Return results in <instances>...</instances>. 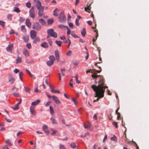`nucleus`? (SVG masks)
<instances>
[{
	"label": "nucleus",
	"instance_id": "nucleus-61",
	"mask_svg": "<svg viewBox=\"0 0 149 149\" xmlns=\"http://www.w3.org/2000/svg\"><path fill=\"white\" fill-rule=\"evenodd\" d=\"M72 101L76 105L77 104V102L76 101V100L74 98H72Z\"/></svg>",
	"mask_w": 149,
	"mask_h": 149
},
{
	"label": "nucleus",
	"instance_id": "nucleus-30",
	"mask_svg": "<svg viewBox=\"0 0 149 149\" xmlns=\"http://www.w3.org/2000/svg\"><path fill=\"white\" fill-rule=\"evenodd\" d=\"M62 42L60 41L56 40V43L59 46L61 47V45Z\"/></svg>",
	"mask_w": 149,
	"mask_h": 149
},
{
	"label": "nucleus",
	"instance_id": "nucleus-1",
	"mask_svg": "<svg viewBox=\"0 0 149 149\" xmlns=\"http://www.w3.org/2000/svg\"><path fill=\"white\" fill-rule=\"evenodd\" d=\"M92 77L94 79H96L99 77H100L99 81L98 82V85L97 86L95 85H92L91 86V88L93 89V91L95 92V96H97V93L99 90H101L102 93H103L104 91L102 90V86L104 85L105 80L102 76L100 75H96L95 73H93L91 75Z\"/></svg>",
	"mask_w": 149,
	"mask_h": 149
},
{
	"label": "nucleus",
	"instance_id": "nucleus-31",
	"mask_svg": "<svg viewBox=\"0 0 149 149\" xmlns=\"http://www.w3.org/2000/svg\"><path fill=\"white\" fill-rule=\"evenodd\" d=\"M58 11V10L57 8H56L53 12V15L55 16H58V14H57V13Z\"/></svg>",
	"mask_w": 149,
	"mask_h": 149
},
{
	"label": "nucleus",
	"instance_id": "nucleus-40",
	"mask_svg": "<svg viewBox=\"0 0 149 149\" xmlns=\"http://www.w3.org/2000/svg\"><path fill=\"white\" fill-rule=\"evenodd\" d=\"M71 35L72 36H73L75 38H78V36L77 35L75 34L73 32H72V33Z\"/></svg>",
	"mask_w": 149,
	"mask_h": 149
},
{
	"label": "nucleus",
	"instance_id": "nucleus-5",
	"mask_svg": "<svg viewBox=\"0 0 149 149\" xmlns=\"http://www.w3.org/2000/svg\"><path fill=\"white\" fill-rule=\"evenodd\" d=\"M47 33H49L51 35V36L53 37L54 38H56L57 37V33L54 31V30L52 29H49L47 30Z\"/></svg>",
	"mask_w": 149,
	"mask_h": 149
},
{
	"label": "nucleus",
	"instance_id": "nucleus-19",
	"mask_svg": "<svg viewBox=\"0 0 149 149\" xmlns=\"http://www.w3.org/2000/svg\"><path fill=\"white\" fill-rule=\"evenodd\" d=\"M24 54L26 57H28L29 56V53L27 49H24L23 52Z\"/></svg>",
	"mask_w": 149,
	"mask_h": 149
},
{
	"label": "nucleus",
	"instance_id": "nucleus-21",
	"mask_svg": "<svg viewBox=\"0 0 149 149\" xmlns=\"http://www.w3.org/2000/svg\"><path fill=\"white\" fill-rule=\"evenodd\" d=\"M40 102V101L39 100H37L31 103V105L34 106H35L38 104Z\"/></svg>",
	"mask_w": 149,
	"mask_h": 149
},
{
	"label": "nucleus",
	"instance_id": "nucleus-51",
	"mask_svg": "<svg viewBox=\"0 0 149 149\" xmlns=\"http://www.w3.org/2000/svg\"><path fill=\"white\" fill-rule=\"evenodd\" d=\"M13 96L16 97H19V94L15 93H13Z\"/></svg>",
	"mask_w": 149,
	"mask_h": 149
},
{
	"label": "nucleus",
	"instance_id": "nucleus-3",
	"mask_svg": "<svg viewBox=\"0 0 149 149\" xmlns=\"http://www.w3.org/2000/svg\"><path fill=\"white\" fill-rule=\"evenodd\" d=\"M49 58V60L47 61V64L48 66H50L53 64L54 61H55L56 59L53 55L50 56Z\"/></svg>",
	"mask_w": 149,
	"mask_h": 149
},
{
	"label": "nucleus",
	"instance_id": "nucleus-26",
	"mask_svg": "<svg viewBox=\"0 0 149 149\" xmlns=\"http://www.w3.org/2000/svg\"><path fill=\"white\" fill-rule=\"evenodd\" d=\"M39 22L42 25H44L46 24V22L42 19H40L39 20Z\"/></svg>",
	"mask_w": 149,
	"mask_h": 149
},
{
	"label": "nucleus",
	"instance_id": "nucleus-24",
	"mask_svg": "<svg viewBox=\"0 0 149 149\" xmlns=\"http://www.w3.org/2000/svg\"><path fill=\"white\" fill-rule=\"evenodd\" d=\"M40 41V39L38 37H36L33 41L34 44H36L37 42Z\"/></svg>",
	"mask_w": 149,
	"mask_h": 149
},
{
	"label": "nucleus",
	"instance_id": "nucleus-53",
	"mask_svg": "<svg viewBox=\"0 0 149 149\" xmlns=\"http://www.w3.org/2000/svg\"><path fill=\"white\" fill-rule=\"evenodd\" d=\"M65 26H64L63 25L61 24L59 25L58 27L60 29H63L66 28Z\"/></svg>",
	"mask_w": 149,
	"mask_h": 149
},
{
	"label": "nucleus",
	"instance_id": "nucleus-39",
	"mask_svg": "<svg viewBox=\"0 0 149 149\" xmlns=\"http://www.w3.org/2000/svg\"><path fill=\"white\" fill-rule=\"evenodd\" d=\"M75 78L76 82L77 83L79 84L80 83V81L78 79V76L77 75L74 77Z\"/></svg>",
	"mask_w": 149,
	"mask_h": 149
},
{
	"label": "nucleus",
	"instance_id": "nucleus-47",
	"mask_svg": "<svg viewBox=\"0 0 149 149\" xmlns=\"http://www.w3.org/2000/svg\"><path fill=\"white\" fill-rule=\"evenodd\" d=\"M6 143L8 144V145L10 146H11L12 145L11 143H10V141L8 140H7L6 141Z\"/></svg>",
	"mask_w": 149,
	"mask_h": 149
},
{
	"label": "nucleus",
	"instance_id": "nucleus-34",
	"mask_svg": "<svg viewBox=\"0 0 149 149\" xmlns=\"http://www.w3.org/2000/svg\"><path fill=\"white\" fill-rule=\"evenodd\" d=\"M21 31L24 32L26 31V29L25 28V26L24 25H22L21 27Z\"/></svg>",
	"mask_w": 149,
	"mask_h": 149
},
{
	"label": "nucleus",
	"instance_id": "nucleus-27",
	"mask_svg": "<svg viewBox=\"0 0 149 149\" xmlns=\"http://www.w3.org/2000/svg\"><path fill=\"white\" fill-rule=\"evenodd\" d=\"M54 21V19H49L47 21V23L48 24L50 25Z\"/></svg>",
	"mask_w": 149,
	"mask_h": 149
},
{
	"label": "nucleus",
	"instance_id": "nucleus-49",
	"mask_svg": "<svg viewBox=\"0 0 149 149\" xmlns=\"http://www.w3.org/2000/svg\"><path fill=\"white\" fill-rule=\"evenodd\" d=\"M72 54V52L71 50H69L66 54V55L68 56H70Z\"/></svg>",
	"mask_w": 149,
	"mask_h": 149
},
{
	"label": "nucleus",
	"instance_id": "nucleus-59",
	"mask_svg": "<svg viewBox=\"0 0 149 149\" xmlns=\"http://www.w3.org/2000/svg\"><path fill=\"white\" fill-rule=\"evenodd\" d=\"M51 103V102L50 101H49L46 103L45 104V106L46 107H47L49 106L50 104Z\"/></svg>",
	"mask_w": 149,
	"mask_h": 149
},
{
	"label": "nucleus",
	"instance_id": "nucleus-2",
	"mask_svg": "<svg viewBox=\"0 0 149 149\" xmlns=\"http://www.w3.org/2000/svg\"><path fill=\"white\" fill-rule=\"evenodd\" d=\"M36 6L38 10V16L40 17H41L44 14V7L41 6V2L39 1L36 2Z\"/></svg>",
	"mask_w": 149,
	"mask_h": 149
},
{
	"label": "nucleus",
	"instance_id": "nucleus-10",
	"mask_svg": "<svg viewBox=\"0 0 149 149\" xmlns=\"http://www.w3.org/2000/svg\"><path fill=\"white\" fill-rule=\"evenodd\" d=\"M13 44H10L8 45V46L6 47V49L7 51L12 53V51L13 49Z\"/></svg>",
	"mask_w": 149,
	"mask_h": 149
},
{
	"label": "nucleus",
	"instance_id": "nucleus-13",
	"mask_svg": "<svg viewBox=\"0 0 149 149\" xmlns=\"http://www.w3.org/2000/svg\"><path fill=\"white\" fill-rule=\"evenodd\" d=\"M35 106H31L30 107V110L31 114L33 115H35L36 114V111L35 110Z\"/></svg>",
	"mask_w": 149,
	"mask_h": 149
},
{
	"label": "nucleus",
	"instance_id": "nucleus-37",
	"mask_svg": "<svg viewBox=\"0 0 149 149\" xmlns=\"http://www.w3.org/2000/svg\"><path fill=\"white\" fill-rule=\"evenodd\" d=\"M59 149H66L65 146L61 144H60L59 146Z\"/></svg>",
	"mask_w": 149,
	"mask_h": 149
},
{
	"label": "nucleus",
	"instance_id": "nucleus-22",
	"mask_svg": "<svg viewBox=\"0 0 149 149\" xmlns=\"http://www.w3.org/2000/svg\"><path fill=\"white\" fill-rule=\"evenodd\" d=\"M16 61L17 64L20 63L22 62L21 58L20 57L18 56L17 58L16 59Z\"/></svg>",
	"mask_w": 149,
	"mask_h": 149
},
{
	"label": "nucleus",
	"instance_id": "nucleus-43",
	"mask_svg": "<svg viewBox=\"0 0 149 149\" xmlns=\"http://www.w3.org/2000/svg\"><path fill=\"white\" fill-rule=\"evenodd\" d=\"M52 132L51 133V134L52 135H54L57 132V131L56 130H52Z\"/></svg>",
	"mask_w": 149,
	"mask_h": 149
},
{
	"label": "nucleus",
	"instance_id": "nucleus-33",
	"mask_svg": "<svg viewBox=\"0 0 149 149\" xmlns=\"http://www.w3.org/2000/svg\"><path fill=\"white\" fill-rule=\"evenodd\" d=\"M50 120L52 121V123L53 124H57L56 120L52 118H50Z\"/></svg>",
	"mask_w": 149,
	"mask_h": 149
},
{
	"label": "nucleus",
	"instance_id": "nucleus-63",
	"mask_svg": "<svg viewBox=\"0 0 149 149\" xmlns=\"http://www.w3.org/2000/svg\"><path fill=\"white\" fill-rule=\"evenodd\" d=\"M11 15H9L7 16V17H8V19L10 20H11Z\"/></svg>",
	"mask_w": 149,
	"mask_h": 149
},
{
	"label": "nucleus",
	"instance_id": "nucleus-48",
	"mask_svg": "<svg viewBox=\"0 0 149 149\" xmlns=\"http://www.w3.org/2000/svg\"><path fill=\"white\" fill-rule=\"evenodd\" d=\"M4 22L0 20V25H1L2 27H4Z\"/></svg>",
	"mask_w": 149,
	"mask_h": 149
},
{
	"label": "nucleus",
	"instance_id": "nucleus-46",
	"mask_svg": "<svg viewBox=\"0 0 149 149\" xmlns=\"http://www.w3.org/2000/svg\"><path fill=\"white\" fill-rule=\"evenodd\" d=\"M61 73L62 74V75L63 76L65 75L64 72L65 71V69H61Z\"/></svg>",
	"mask_w": 149,
	"mask_h": 149
},
{
	"label": "nucleus",
	"instance_id": "nucleus-38",
	"mask_svg": "<svg viewBox=\"0 0 149 149\" xmlns=\"http://www.w3.org/2000/svg\"><path fill=\"white\" fill-rule=\"evenodd\" d=\"M65 27L67 28L68 30V31H67V34L68 35H69L70 34L71 32V31L70 29L68 28V26H65Z\"/></svg>",
	"mask_w": 149,
	"mask_h": 149
},
{
	"label": "nucleus",
	"instance_id": "nucleus-35",
	"mask_svg": "<svg viewBox=\"0 0 149 149\" xmlns=\"http://www.w3.org/2000/svg\"><path fill=\"white\" fill-rule=\"evenodd\" d=\"M101 63L100 62V63H95V65L96 66H97L99 68H100V70H97V71L98 72V73H100L102 71V70H101V68L100 67H99L97 65V64H99V63Z\"/></svg>",
	"mask_w": 149,
	"mask_h": 149
},
{
	"label": "nucleus",
	"instance_id": "nucleus-44",
	"mask_svg": "<svg viewBox=\"0 0 149 149\" xmlns=\"http://www.w3.org/2000/svg\"><path fill=\"white\" fill-rule=\"evenodd\" d=\"M26 6L28 8H30L31 7V4L29 2H27L26 4Z\"/></svg>",
	"mask_w": 149,
	"mask_h": 149
},
{
	"label": "nucleus",
	"instance_id": "nucleus-52",
	"mask_svg": "<svg viewBox=\"0 0 149 149\" xmlns=\"http://www.w3.org/2000/svg\"><path fill=\"white\" fill-rule=\"evenodd\" d=\"M24 19L22 17H20L19 19V21L20 22H23L24 21Z\"/></svg>",
	"mask_w": 149,
	"mask_h": 149
},
{
	"label": "nucleus",
	"instance_id": "nucleus-14",
	"mask_svg": "<svg viewBox=\"0 0 149 149\" xmlns=\"http://www.w3.org/2000/svg\"><path fill=\"white\" fill-rule=\"evenodd\" d=\"M55 56L58 62H59L60 61V56L59 53L58 51L56 50L55 52Z\"/></svg>",
	"mask_w": 149,
	"mask_h": 149
},
{
	"label": "nucleus",
	"instance_id": "nucleus-12",
	"mask_svg": "<svg viewBox=\"0 0 149 149\" xmlns=\"http://www.w3.org/2000/svg\"><path fill=\"white\" fill-rule=\"evenodd\" d=\"M52 97L53 100L56 104H59L60 103V101L58 99V98L56 96L53 95L52 96Z\"/></svg>",
	"mask_w": 149,
	"mask_h": 149
},
{
	"label": "nucleus",
	"instance_id": "nucleus-41",
	"mask_svg": "<svg viewBox=\"0 0 149 149\" xmlns=\"http://www.w3.org/2000/svg\"><path fill=\"white\" fill-rule=\"evenodd\" d=\"M91 124L89 123H88V125H86L85 124L84 125V127L86 129H88L91 126Z\"/></svg>",
	"mask_w": 149,
	"mask_h": 149
},
{
	"label": "nucleus",
	"instance_id": "nucleus-29",
	"mask_svg": "<svg viewBox=\"0 0 149 149\" xmlns=\"http://www.w3.org/2000/svg\"><path fill=\"white\" fill-rule=\"evenodd\" d=\"M81 34L83 37H84L86 34V31L85 28H84L81 31Z\"/></svg>",
	"mask_w": 149,
	"mask_h": 149
},
{
	"label": "nucleus",
	"instance_id": "nucleus-54",
	"mask_svg": "<svg viewBox=\"0 0 149 149\" xmlns=\"http://www.w3.org/2000/svg\"><path fill=\"white\" fill-rule=\"evenodd\" d=\"M94 31L96 33V37L97 38L98 36V30L96 29H95L94 30Z\"/></svg>",
	"mask_w": 149,
	"mask_h": 149
},
{
	"label": "nucleus",
	"instance_id": "nucleus-8",
	"mask_svg": "<svg viewBox=\"0 0 149 149\" xmlns=\"http://www.w3.org/2000/svg\"><path fill=\"white\" fill-rule=\"evenodd\" d=\"M15 81V79L12 74H9L8 75V82L10 84H13Z\"/></svg>",
	"mask_w": 149,
	"mask_h": 149
},
{
	"label": "nucleus",
	"instance_id": "nucleus-42",
	"mask_svg": "<svg viewBox=\"0 0 149 149\" xmlns=\"http://www.w3.org/2000/svg\"><path fill=\"white\" fill-rule=\"evenodd\" d=\"M23 75V73L22 72H20L19 73V78L21 81H22V77Z\"/></svg>",
	"mask_w": 149,
	"mask_h": 149
},
{
	"label": "nucleus",
	"instance_id": "nucleus-64",
	"mask_svg": "<svg viewBox=\"0 0 149 149\" xmlns=\"http://www.w3.org/2000/svg\"><path fill=\"white\" fill-rule=\"evenodd\" d=\"M19 72V70L16 68L14 70V72L16 73H18V72Z\"/></svg>",
	"mask_w": 149,
	"mask_h": 149
},
{
	"label": "nucleus",
	"instance_id": "nucleus-60",
	"mask_svg": "<svg viewBox=\"0 0 149 149\" xmlns=\"http://www.w3.org/2000/svg\"><path fill=\"white\" fill-rule=\"evenodd\" d=\"M93 149H101L99 147L95 145L93 147Z\"/></svg>",
	"mask_w": 149,
	"mask_h": 149
},
{
	"label": "nucleus",
	"instance_id": "nucleus-4",
	"mask_svg": "<svg viewBox=\"0 0 149 149\" xmlns=\"http://www.w3.org/2000/svg\"><path fill=\"white\" fill-rule=\"evenodd\" d=\"M59 21L61 23H64L66 21V18L63 12L60 13L59 17Z\"/></svg>",
	"mask_w": 149,
	"mask_h": 149
},
{
	"label": "nucleus",
	"instance_id": "nucleus-23",
	"mask_svg": "<svg viewBox=\"0 0 149 149\" xmlns=\"http://www.w3.org/2000/svg\"><path fill=\"white\" fill-rule=\"evenodd\" d=\"M24 90L25 91L28 93H30V88L26 86L24 87Z\"/></svg>",
	"mask_w": 149,
	"mask_h": 149
},
{
	"label": "nucleus",
	"instance_id": "nucleus-45",
	"mask_svg": "<svg viewBox=\"0 0 149 149\" xmlns=\"http://www.w3.org/2000/svg\"><path fill=\"white\" fill-rule=\"evenodd\" d=\"M79 20V19L77 18L75 20V24L77 26H79V24L78 23Z\"/></svg>",
	"mask_w": 149,
	"mask_h": 149
},
{
	"label": "nucleus",
	"instance_id": "nucleus-11",
	"mask_svg": "<svg viewBox=\"0 0 149 149\" xmlns=\"http://www.w3.org/2000/svg\"><path fill=\"white\" fill-rule=\"evenodd\" d=\"M30 36L31 39H33L36 37V32L33 30H32L30 31Z\"/></svg>",
	"mask_w": 149,
	"mask_h": 149
},
{
	"label": "nucleus",
	"instance_id": "nucleus-6",
	"mask_svg": "<svg viewBox=\"0 0 149 149\" xmlns=\"http://www.w3.org/2000/svg\"><path fill=\"white\" fill-rule=\"evenodd\" d=\"M102 87L103 88L102 90L104 91L103 93H102L100 91L101 90H99L98 92L97 95V96H98L99 97H104V93L105 92V89L106 88H108V87L107 86H104V85L102 86Z\"/></svg>",
	"mask_w": 149,
	"mask_h": 149
},
{
	"label": "nucleus",
	"instance_id": "nucleus-32",
	"mask_svg": "<svg viewBox=\"0 0 149 149\" xmlns=\"http://www.w3.org/2000/svg\"><path fill=\"white\" fill-rule=\"evenodd\" d=\"M14 11L17 13H19L20 10L18 7H14L13 8Z\"/></svg>",
	"mask_w": 149,
	"mask_h": 149
},
{
	"label": "nucleus",
	"instance_id": "nucleus-15",
	"mask_svg": "<svg viewBox=\"0 0 149 149\" xmlns=\"http://www.w3.org/2000/svg\"><path fill=\"white\" fill-rule=\"evenodd\" d=\"M91 3H88L87 5V7H85V10L86 11V12H88V13H90V12L91 9Z\"/></svg>",
	"mask_w": 149,
	"mask_h": 149
},
{
	"label": "nucleus",
	"instance_id": "nucleus-17",
	"mask_svg": "<svg viewBox=\"0 0 149 149\" xmlns=\"http://www.w3.org/2000/svg\"><path fill=\"white\" fill-rule=\"evenodd\" d=\"M23 39L24 41L27 42L29 40V36L28 35H25L23 36Z\"/></svg>",
	"mask_w": 149,
	"mask_h": 149
},
{
	"label": "nucleus",
	"instance_id": "nucleus-55",
	"mask_svg": "<svg viewBox=\"0 0 149 149\" xmlns=\"http://www.w3.org/2000/svg\"><path fill=\"white\" fill-rule=\"evenodd\" d=\"M111 140L114 141H116V137L115 136H114L113 137H111Z\"/></svg>",
	"mask_w": 149,
	"mask_h": 149
},
{
	"label": "nucleus",
	"instance_id": "nucleus-28",
	"mask_svg": "<svg viewBox=\"0 0 149 149\" xmlns=\"http://www.w3.org/2000/svg\"><path fill=\"white\" fill-rule=\"evenodd\" d=\"M49 110L51 114L53 115L54 113V110L53 108L51 106L49 107Z\"/></svg>",
	"mask_w": 149,
	"mask_h": 149
},
{
	"label": "nucleus",
	"instance_id": "nucleus-56",
	"mask_svg": "<svg viewBox=\"0 0 149 149\" xmlns=\"http://www.w3.org/2000/svg\"><path fill=\"white\" fill-rule=\"evenodd\" d=\"M113 125L116 127V128H118L117 123L116 122H114L113 123Z\"/></svg>",
	"mask_w": 149,
	"mask_h": 149
},
{
	"label": "nucleus",
	"instance_id": "nucleus-58",
	"mask_svg": "<svg viewBox=\"0 0 149 149\" xmlns=\"http://www.w3.org/2000/svg\"><path fill=\"white\" fill-rule=\"evenodd\" d=\"M94 97H98V98L96 100H95L93 101V102H97V101H98L99 100V98H102V97H99L98 96H97V97H95V95L94 96Z\"/></svg>",
	"mask_w": 149,
	"mask_h": 149
},
{
	"label": "nucleus",
	"instance_id": "nucleus-62",
	"mask_svg": "<svg viewBox=\"0 0 149 149\" xmlns=\"http://www.w3.org/2000/svg\"><path fill=\"white\" fill-rule=\"evenodd\" d=\"M79 63V62L77 61H76L73 63V64L76 66Z\"/></svg>",
	"mask_w": 149,
	"mask_h": 149
},
{
	"label": "nucleus",
	"instance_id": "nucleus-16",
	"mask_svg": "<svg viewBox=\"0 0 149 149\" xmlns=\"http://www.w3.org/2000/svg\"><path fill=\"white\" fill-rule=\"evenodd\" d=\"M42 129L45 134H48L49 133V131L48 130L47 127L46 125H44Z\"/></svg>",
	"mask_w": 149,
	"mask_h": 149
},
{
	"label": "nucleus",
	"instance_id": "nucleus-25",
	"mask_svg": "<svg viewBox=\"0 0 149 149\" xmlns=\"http://www.w3.org/2000/svg\"><path fill=\"white\" fill-rule=\"evenodd\" d=\"M18 105L17 104L15 105L13 107H12V108L14 110H17L19 109Z\"/></svg>",
	"mask_w": 149,
	"mask_h": 149
},
{
	"label": "nucleus",
	"instance_id": "nucleus-18",
	"mask_svg": "<svg viewBox=\"0 0 149 149\" xmlns=\"http://www.w3.org/2000/svg\"><path fill=\"white\" fill-rule=\"evenodd\" d=\"M26 26L28 27H30L31 26V23L29 19H26Z\"/></svg>",
	"mask_w": 149,
	"mask_h": 149
},
{
	"label": "nucleus",
	"instance_id": "nucleus-36",
	"mask_svg": "<svg viewBox=\"0 0 149 149\" xmlns=\"http://www.w3.org/2000/svg\"><path fill=\"white\" fill-rule=\"evenodd\" d=\"M70 146L73 149L75 148H76V145L75 143H71L70 144Z\"/></svg>",
	"mask_w": 149,
	"mask_h": 149
},
{
	"label": "nucleus",
	"instance_id": "nucleus-57",
	"mask_svg": "<svg viewBox=\"0 0 149 149\" xmlns=\"http://www.w3.org/2000/svg\"><path fill=\"white\" fill-rule=\"evenodd\" d=\"M26 46L29 49H30L31 48V45L30 43H28L27 44Z\"/></svg>",
	"mask_w": 149,
	"mask_h": 149
},
{
	"label": "nucleus",
	"instance_id": "nucleus-20",
	"mask_svg": "<svg viewBox=\"0 0 149 149\" xmlns=\"http://www.w3.org/2000/svg\"><path fill=\"white\" fill-rule=\"evenodd\" d=\"M41 46L44 48H47L48 47V45L47 43L45 42H43L41 44Z\"/></svg>",
	"mask_w": 149,
	"mask_h": 149
},
{
	"label": "nucleus",
	"instance_id": "nucleus-9",
	"mask_svg": "<svg viewBox=\"0 0 149 149\" xmlns=\"http://www.w3.org/2000/svg\"><path fill=\"white\" fill-rule=\"evenodd\" d=\"M33 28L36 30H39L41 29V26L38 23L36 22L34 24Z\"/></svg>",
	"mask_w": 149,
	"mask_h": 149
},
{
	"label": "nucleus",
	"instance_id": "nucleus-7",
	"mask_svg": "<svg viewBox=\"0 0 149 149\" xmlns=\"http://www.w3.org/2000/svg\"><path fill=\"white\" fill-rule=\"evenodd\" d=\"M29 13L30 17L31 18L33 19L35 15V12L34 10V7L33 6L29 10Z\"/></svg>",
	"mask_w": 149,
	"mask_h": 149
},
{
	"label": "nucleus",
	"instance_id": "nucleus-50",
	"mask_svg": "<svg viewBox=\"0 0 149 149\" xmlns=\"http://www.w3.org/2000/svg\"><path fill=\"white\" fill-rule=\"evenodd\" d=\"M48 41L49 44V45L50 46H52V41L51 40L49 39H48Z\"/></svg>",
	"mask_w": 149,
	"mask_h": 149
}]
</instances>
